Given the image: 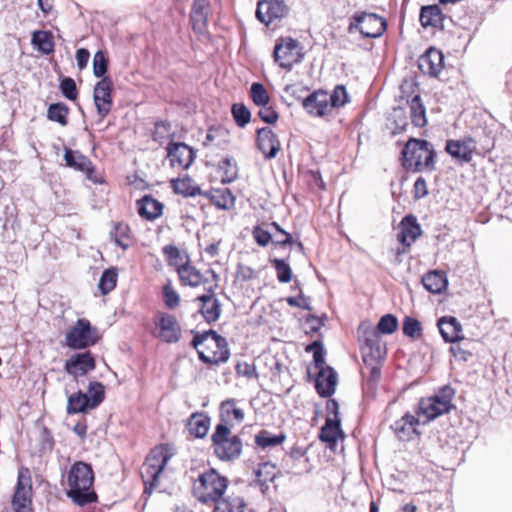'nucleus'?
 <instances>
[{"mask_svg":"<svg viewBox=\"0 0 512 512\" xmlns=\"http://www.w3.org/2000/svg\"><path fill=\"white\" fill-rule=\"evenodd\" d=\"M94 478V471L90 464L83 461L75 462L67 475L66 495L79 506L96 502L98 496L93 489Z\"/></svg>","mask_w":512,"mask_h":512,"instance_id":"1","label":"nucleus"},{"mask_svg":"<svg viewBox=\"0 0 512 512\" xmlns=\"http://www.w3.org/2000/svg\"><path fill=\"white\" fill-rule=\"evenodd\" d=\"M229 479L215 468L201 472L193 481L192 494L202 504L214 506L225 495Z\"/></svg>","mask_w":512,"mask_h":512,"instance_id":"2","label":"nucleus"},{"mask_svg":"<svg viewBox=\"0 0 512 512\" xmlns=\"http://www.w3.org/2000/svg\"><path fill=\"white\" fill-rule=\"evenodd\" d=\"M402 166L413 172L429 171L436 169V152L433 145L427 140L410 138L401 152Z\"/></svg>","mask_w":512,"mask_h":512,"instance_id":"3","label":"nucleus"},{"mask_svg":"<svg viewBox=\"0 0 512 512\" xmlns=\"http://www.w3.org/2000/svg\"><path fill=\"white\" fill-rule=\"evenodd\" d=\"M173 455V448L168 443L159 444L150 450L140 471L145 493L150 495L158 487L159 477Z\"/></svg>","mask_w":512,"mask_h":512,"instance_id":"4","label":"nucleus"},{"mask_svg":"<svg viewBox=\"0 0 512 512\" xmlns=\"http://www.w3.org/2000/svg\"><path fill=\"white\" fill-rule=\"evenodd\" d=\"M454 396L455 390L452 386H442L436 394L420 398L415 413L422 424L426 425L455 409Z\"/></svg>","mask_w":512,"mask_h":512,"instance_id":"5","label":"nucleus"},{"mask_svg":"<svg viewBox=\"0 0 512 512\" xmlns=\"http://www.w3.org/2000/svg\"><path fill=\"white\" fill-rule=\"evenodd\" d=\"M192 345L197 350L200 360L205 363L219 364L229 358L226 339L214 330L195 335Z\"/></svg>","mask_w":512,"mask_h":512,"instance_id":"6","label":"nucleus"},{"mask_svg":"<svg viewBox=\"0 0 512 512\" xmlns=\"http://www.w3.org/2000/svg\"><path fill=\"white\" fill-rule=\"evenodd\" d=\"M212 446L216 457L222 461H233L240 457L242 442L237 435L231 434L226 424H218L211 436Z\"/></svg>","mask_w":512,"mask_h":512,"instance_id":"7","label":"nucleus"},{"mask_svg":"<svg viewBox=\"0 0 512 512\" xmlns=\"http://www.w3.org/2000/svg\"><path fill=\"white\" fill-rule=\"evenodd\" d=\"M306 87L297 89L295 85H288L285 87V92L301 100L302 107L312 117L327 118L332 116L333 110L329 104L328 92L322 89L315 90L308 96L302 98L298 95L299 92L307 91Z\"/></svg>","mask_w":512,"mask_h":512,"instance_id":"8","label":"nucleus"},{"mask_svg":"<svg viewBox=\"0 0 512 512\" xmlns=\"http://www.w3.org/2000/svg\"><path fill=\"white\" fill-rule=\"evenodd\" d=\"M386 20L375 14L367 12H356L351 18L348 25V32L353 33L359 31L363 37L377 38L386 30Z\"/></svg>","mask_w":512,"mask_h":512,"instance_id":"9","label":"nucleus"},{"mask_svg":"<svg viewBox=\"0 0 512 512\" xmlns=\"http://www.w3.org/2000/svg\"><path fill=\"white\" fill-rule=\"evenodd\" d=\"M99 340V332L93 327L89 320L80 318L67 331L65 343L73 349H85L95 345Z\"/></svg>","mask_w":512,"mask_h":512,"instance_id":"10","label":"nucleus"},{"mask_svg":"<svg viewBox=\"0 0 512 512\" xmlns=\"http://www.w3.org/2000/svg\"><path fill=\"white\" fill-rule=\"evenodd\" d=\"M32 478L30 469L21 467L18 471L16 489L12 498L13 512H33Z\"/></svg>","mask_w":512,"mask_h":512,"instance_id":"11","label":"nucleus"},{"mask_svg":"<svg viewBox=\"0 0 512 512\" xmlns=\"http://www.w3.org/2000/svg\"><path fill=\"white\" fill-rule=\"evenodd\" d=\"M105 386H89L87 393L81 391L68 398V414H76L96 408L104 399Z\"/></svg>","mask_w":512,"mask_h":512,"instance_id":"12","label":"nucleus"},{"mask_svg":"<svg viewBox=\"0 0 512 512\" xmlns=\"http://www.w3.org/2000/svg\"><path fill=\"white\" fill-rule=\"evenodd\" d=\"M362 345V355L364 363L380 362L387 353L385 342L382 340L376 329H364L359 336Z\"/></svg>","mask_w":512,"mask_h":512,"instance_id":"13","label":"nucleus"},{"mask_svg":"<svg viewBox=\"0 0 512 512\" xmlns=\"http://www.w3.org/2000/svg\"><path fill=\"white\" fill-rule=\"evenodd\" d=\"M112 91L113 82L109 77H103L94 87L93 100L101 120H103L112 109Z\"/></svg>","mask_w":512,"mask_h":512,"instance_id":"14","label":"nucleus"},{"mask_svg":"<svg viewBox=\"0 0 512 512\" xmlns=\"http://www.w3.org/2000/svg\"><path fill=\"white\" fill-rule=\"evenodd\" d=\"M298 42L292 38L281 40L275 45L274 60L280 67L290 70L299 62Z\"/></svg>","mask_w":512,"mask_h":512,"instance_id":"15","label":"nucleus"},{"mask_svg":"<svg viewBox=\"0 0 512 512\" xmlns=\"http://www.w3.org/2000/svg\"><path fill=\"white\" fill-rule=\"evenodd\" d=\"M288 13V7L283 0H261L257 4L256 17L265 25L281 19Z\"/></svg>","mask_w":512,"mask_h":512,"instance_id":"16","label":"nucleus"},{"mask_svg":"<svg viewBox=\"0 0 512 512\" xmlns=\"http://www.w3.org/2000/svg\"><path fill=\"white\" fill-rule=\"evenodd\" d=\"M420 424L422 421L416 414L407 412L394 422L392 430L400 441H411L420 436L421 432L418 430Z\"/></svg>","mask_w":512,"mask_h":512,"instance_id":"17","label":"nucleus"},{"mask_svg":"<svg viewBox=\"0 0 512 512\" xmlns=\"http://www.w3.org/2000/svg\"><path fill=\"white\" fill-rule=\"evenodd\" d=\"M155 324L159 329L158 337L166 343L178 342L181 336V328L173 315L158 313Z\"/></svg>","mask_w":512,"mask_h":512,"instance_id":"18","label":"nucleus"},{"mask_svg":"<svg viewBox=\"0 0 512 512\" xmlns=\"http://www.w3.org/2000/svg\"><path fill=\"white\" fill-rule=\"evenodd\" d=\"M446 152L454 159L469 163L476 151V141L471 137L460 140H448L445 146Z\"/></svg>","mask_w":512,"mask_h":512,"instance_id":"19","label":"nucleus"},{"mask_svg":"<svg viewBox=\"0 0 512 512\" xmlns=\"http://www.w3.org/2000/svg\"><path fill=\"white\" fill-rule=\"evenodd\" d=\"M314 366L309 368L308 372L311 374L314 370L316 375L315 384H337L338 375L336 371L325 364L323 347L320 350H315L313 353Z\"/></svg>","mask_w":512,"mask_h":512,"instance_id":"20","label":"nucleus"},{"mask_svg":"<svg viewBox=\"0 0 512 512\" xmlns=\"http://www.w3.org/2000/svg\"><path fill=\"white\" fill-rule=\"evenodd\" d=\"M256 143L265 159L275 158L281 148L278 136L269 127H263L257 130Z\"/></svg>","mask_w":512,"mask_h":512,"instance_id":"21","label":"nucleus"},{"mask_svg":"<svg viewBox=\"0 0 512 512\" xmlns=\"http://www.w3.org/2000/svg\"><path fill=\"white\" fill-rule=\"evenodd\" d=\"M167 156L172 167L188 168L193 160V150L185 143H169Z\"/></svg>","mask_w":512,"mask_h":512,"instance_id":"22","label":"nucleus"},{"mask_svg":"<svg viewBox=\"0 0 512 512\" xmlns=\"http://www.w3.org/2000/svg\"><path fill=\"white\" fill-rule=\"evenodd\" d=\"M443 54L441 51L430 48L418 59V67L422 73L437 76L443 68Z\"/></svg>","mask_w":512,"mask_h":512,"instance_id":"23","label":"nucleus"},{"mask_svg":"<svg viewBox=\"0 0 512 512\" xmlns=\"http://www.w3.org/2000/svg\"><path fill=\"white\" fill-rule=\"evenodd\" d=\"M64 160L68 167L85 173L89 180L97 182V180L93 177V164L87 156L79 153L78 151L65 148Z\"/></svg>","mask_w":512,"mask_h":512,"instance_id":"24","label":"nucleus"},{"mask_svg":"<svg viewBox=\"0 0 512 512\" xmlns=\"http://www.w3.org/2000/svg\"><path fill=\"white\" fill-rule=\"evenodd\" d=\"M210 12L209 0H193L190 21L192 28L196 33H204L207 27L208 16Z\"/></svg>","mask_w":512,"mask_h":512,"instance_id":"25","label":"nucleus"},{"mask_svg":"<svg viewBox=\"0 0 512 512\" xmlns=\"http://www.w3.org/2000/svg\"><path fill=\"white\" fill-rule=\"evenodd\" d=\"M201 302L200 313L207 323L216 322L221 314V304L210 288L208 293L197 298Z\"/></svg>","mask_w":512,"mask_h":512,"instance_id":"26","label":"nucleus"},{"mask_svg":"<svg viewBox=\"0 0 512 512\" xmlns=\"http://www.w3.org/2000/svg\"><path fill=\"white\" fill-rule=\"evenodd\" d=\"M400 227L401 232L398 235V240L405 247H410L422 233L421 227L413 215L405 216L401 220Z\"/></svg>","mask_w":512,"mask_h":512,"instance_id":"27","label":"nucleus"},{"mask_svg":"<svg viewBox=\"0 0 512 512\" xmlns=\"http://www.w3.org/2000/svg\"><path fill=\"white\" fill-rule=\"evenodd\" d=\"M95 361L90 352L78 353L66 362V370L74 376L85 375L93 370Z\"/></svg>","mask_w":512,"mask_h":512,"instance_id":"28","label":"nucleus"},{"mask_svg":"<svg viewBox=\"0 0 512 512\" xmlns=\"http://www.w3.org/2000/svg\"><path fill=\"white\" fill-rule=\"evenodd\" d=\"M340 437H344L338 417L327 418L324 426L321 428L319 439L334 448Z\"/></svg>","mask_w":512,"mask_h":512,"instance_id":"29","label":"nucleus"},{"mask_svg":"<svg viewBox=\"0 0 512 512\" xmlns=\"http://www.w3.org/2000/svg\"><path fill=\"white\" fill-rule=\"evenodd\" d=\"M163 204L150 195H145L137 201V210L139 215L146 220H155L163 212Z\"/></svg>","mask_w":512,"mask_h":512,"instance_id":"30","label":"nucleus"},{"mask_svg":"<svg viewBox=\"0 0 512 512\" xmlns=\"http://www.w3.org/2000/svg\"><path fill=\"white\" fill-rule=\"evenodd\" d=\"M210 427V418L202 412L193 413L186 423V429L190 436L203 438L207 435Z\"/></svg>","mask_w":512,"mask_h":512,"instance_id":"31","label":"nucleus"},{"mask_svg":"<svg viewBox=\"0 0 512 512\" xmlns=\"http://www.w3.org/2000/svg\"><path fill=\"white\" fill-rule=\"evenodd\" d=\"M438 328L445 342H455L461 339L462 328L454 317H442L438 321Z\"/></svg>","mask_w":512,"mask_h":512,"instance_id":"32","label":"nucleus"},{"mask_svg":"<svg viewBox=\"0 0 512 512\" xmlns=\"http://www.w3.org/2000/svg\"><path fill=\"white\" fill-rule=\"evenodd\" d=\"M110 237L114 243L123 250H127L133 242L131 229L129 225L124 222H114L112 224Z\"/></svg>","mask_w":512,"mask_h":512,"instance_id":"33","label":"nucleus"},{"mask_svg":"<svg viewBox=\"0 0 512 512\" xmlns=\"http://www.w3.org/2000/svg\"><path fill=\"white\" fill-rule=\"evenodd\" d=\"M422 284L429 292L439 294L447 287L448 280L443 272L434 270L422 277Z\"/></svg>","mask_w":512,"mask_h":512,"instance_id":"34","label":"nucleus"},{"mask_svg":"<svg viewBox=\"0 0 512 512\" xmlns=\"http://www.w3.org/2000/svg\"><path fill=\"white\" fill-rule=\"evenodd\" d=\"M246 502L240 496L222 497L213 508V512H244Z\"/></svg>","mask_w":512,"mask_h":512,"instance_id":"35","label":"nucleus"},{"mask_svg":"<svg viewBox=\"0 0 512 512\" xmlns=\"http://www.w3.org/2000/svg\"><path fill=\"white\" fill-rule=\"evenodd\" d=\"M411 122L416 127H424L427 123L426 109L419 94L408 101Z\"/></svg>","mask_w":512,"mask_h":512,"instance_id":"36","label":"nucleus"},{"mask_svg":"<svg viewBox=\"0 0 512 512\" xmlns=\"http://www.w3.org/2000/svg\"><path fill=\"white\" fill-rule=\"evenodd\" d=\"M172 187L175 193L185 197H194L202 195L200 186H198L191 178L184 177L172 181Z\"/></svg>","mask_w":512,"mask_h":512,"instance_id":"37","label":"nucleus"},{"mask_svg":"<svg viewBox=\"0 0 512 512\" xmlns=\"http://www.w3.org/2000/svg\"><path fill=\"white\" fill-rule=\"evenodd\" d=\"M420 23L423 27H437L442 22V11L438 5H429L421 8Z\"/></svg>","mask_w":512,"mask_h":512,"instance_id":"38","label":"nucleus"},{"mask_svg":"<svg viewBox=\"0 0 512 512\" xmlns=\"http://www.w3.org/2000/svg\"><path fill=\"white\" fill-rule=\"evenodd\" d=\"M244 418V413L237 408L233 401H226L221 406V422L219 424L240 423Z\"/></svg>","mask_w":512,"mask_h":512,"instance_id":"39","label":"nucleus"},{"mask_svg":"<svg viewBox=\"0 0 512 512\" xmlns=\"http://www.w3.org/2000/svg\"><path fill=\"white\" fill-rule=\"evenodd\" d=\"M278 474L279 470L277 466L271 462L260 463L255 470L256 481L261 486H265L267 483L272 482Z\"/></svg>","mask_w":512,"mask_h":512,"instance_id":"40","label":"nucleus"},{"mask_svg":"<svg viewBox=\"0 0 512 512\" xmlns=\"http://www.w3.org/2000/svg\"><path fill=\"white\" fill-rule=\"evenodd\" d=\"M177 272L180 280L185 285L196 287L202 282L200 271L189 264L179 266Z\"/></svg>","mask_w":512,"mask_h":512,"instance_id":"41","label":"nucleus"},{"mask_svg":"<svg viewBox=\"0 0 512 512\" xmlns=\"http://www.w3.org/2000/svg\"><path fill=\"white\" fill-rule=\"evenodd\" d=\"M32 44L44 54H50L54 50L53 38L48 31H35L32 35Z\"/></svg>","mask_w":512,"mask_h":512,"instance_id":"42","label":"nucleus"},{"mask_svg":"<svg viewBox=\"0 0 512 512\" xmlns=\"http://www.w3.org/2000/svg\"><path fill=\"white\" fill-rule=\"evenodd\" d=\"M69 108L64 103H54L48 107L47 118L50 121L57 122L62 126L68 124Z\"/></svg>","mask_w":512,"mask_h":512,"instance_id":"43","label":"nucleus"},{"mask_svg":"<svg viewBox=\"0 0 512 512\" xmlns=\"http://www.w3.org/2000/svg\"><path fill=\"white\" fill-rule=\"evenodd\" d=\"M285 438L286 437L284 434L273 435L267 430H261L255 436V443L257 444V446L265 449L268 447H275L282 444Z\"/></svg>","mask_w":512,"mask_h":512,"instance_id":"44","label":"nucleus"},{"mask_svg":"<svg viewBox=\"0 0 512 512\" xmlns=\"http://www.w3.org/2000/svg\"><path fill=\"white\" fill-rule=\"evenodd\" d=\"M329 104L334 111L343 107L350 101L349 94L344 85H336L331 94L328 93Z\"/></svg>","mask_w":512,"mask_h":512,"instance_id":"45","label":"nucleus"},{"mask_svg":"<svg viewBox=\"0 0 512 512\" xmlns=\"http://www.w3.org/2000/svg\"><path fill=\"white\" fill-rule=\"evenodd\" d=\"M117 270L115 268L106 269L99 280L98 288L103 295L110 293L117 283Z\"/></svg>","mask_w":512,"mask_h":512,"instance_id":"46","label":"nucleus"},{"mask_svg":"<svg viewBox=\"0 0 512 512\" xmlns=\"http://www.w3.org/2000/svg\"><path fill=\"white\" fill-rule=\"evenodd\" d=\"M398 327V320L392 314H386L382 316L377 324V327H366V329H376L379 335L382 334H392L396 331Z\"/></svg>","mask_w":512,"mask_h":512,"instance_id":"47","label":"nucleus"},{"mask_svg":"<svg viewBox=\"0 0 512 512\" xmlns=\"http://www.w3.org/2000/svg\"><path fill=\"white\" fill-rule=\"evenodd\" d=\"M231 113L237 126L241 128L245 127L251 120V113L249 109L242 103L233 104Z\"/></svg>","mask_w":512,"mask_h":512,"instance_id":"48","label":"nucleus"},{"mask_svg":"<svg viewBox=\"0 0 512 512\" xmlns=\"http://www.w3.org/2000/svg\"><path fill=\"white\" fill-rule=\"evenodd\" d=\"M250 96L257 106H266L269 104V94L261 83L255 82L251 85Z\"/></svg>","mask_w":512,"mask_h":512,"instance_id":"49","label":"nucleus"},{"mask_svg":"<svg viewBox=\"0 0 512 512\" xmlns=\"http://www.w3.org/2000/svg\"><path fill=\"white\" fill-rule=\"evenodd\" d=\"M403 334L412 339H418L422 335L421 323L412 317H405L402 325Z\"/></svg>","mask_w":512,"mask_h":512,"instance_id":"50","label":"nucleus"},{"mask_svg":"<svg viewBox=\"0 0 512 512\" xmlns=\"http://www.w3.org/2000/svg\"><path fill=\"white\" fill-rule=\"evenodd\" d=\"M270 262L273 264L277 279L281 283H288L292 279V270L290 266L285 262V260L273 258L270 260Z\"/></svg>","mask_w":512,"mask_h":512,"instance_id":"51","label":"nucleus"},{"mask_svg":"<svg viewBox=\"0 0 512 512\" xmlns=\"http://www.w3.org/2000/svg\"><path fill=\"white\" fill-rule=\"evenodd\" d=\"M172 127L171 124L165 121H160L155 124V129L153 133L154 141L158 142L160 145L165 144L172 135Z\"/></svg>","mask_w":512,"mask_h":512,"instance_id":"52","label":"nucleus"},{"mask_svg":"<svg viewBox=\"0 0 512 512\" xmlns=\"http://www.w3.org/2000/svg\"><path fill=\"white\" fill-rule=\"evenodd\" d=\"M219 169L223 171V182H232L237 177V165L230 157H225L219 162Z\"/></svg>","mask_w":512,"mask_h":512,"instance_id":"53","label":"nucleus"},{"mask_svg":"<svg viewBox=\"0 0 512 512\" xmlns=\"http://www.w3.org/2000/svg\"><path fill=\"white\" fill-rule=\"evenodd\" d=\"M108 60L103 51L99 50L93 58V74L97 78H103L107 72Z\"/></svg>","mask_w":512,"mask_h":512,"instance_id":"54","label":"nucleus"},{"mask_svg":"<svg viewBox=\"0 0 512 512\" xmlns=\"http://www.w3.org/2000/svg\"><path fill=\"white\" fill-rule=\"evenodd\" d=\"M60 90L65 98L74 101L77 98L78 91L75 81L70 77H64L60 82Z\"/></svg>","mask_w":512,"mask_h":512,"instance_id":"55","label":"nucleus"},{"mask_svg":"<svg viewBox=\"0 0 512 512\" xmlns=\"http://www.w3.org/2000/svg\"><path fill=\"white\" fill-rule=\"evenodd\" d=\"M163 300L165 305L170 309H173L179 305V294L172 288L170 284H166L163 287Z\"/></svg>","mask_w":512,"mask_h":512,"instance_id":"56","label":"nucleus"},{"mask_svg":"<svg viewBox=\"0 0 512 512\" xmlns=\"http://www.w3.org/2000/svg\"><path fill=\"white\" fill-rule=\"evenodd\" d=\"M395 127L393 128V134L404 131L408 125V120L405 112L402 108H395L392 114Z\"/></svg>","mask_w":512,"mask_h":512,"instance_id":"57","label":"nucleus"},{"mask_svg":"<svg viewBox=\"0 0 512 512\" xmlns=\"http://www.w3.org/2000/svg\"><path fill=\"white\" fill-rule=\"evenodd\" d=\"M252 234L259 246L265 247L272 241L271 234L260 226L254 227Z\"/></svg>","mask_w":512,"mask_h":512,"instance_id":"58","label":"nucleus"},{"mask_svg":"<svg viewBox=\"0 0 512 512\" xmlns=\"http://www.w3.org/2000/svg\"><path fill=\"white\" fill-rule=\"evenodd\" d=\"M260 107L261 109L258 112V116L261 120L268 124H273L278 120L279 115L271 106L266 105Z\"/></svg>","mask_w":512,"mask_h":512,"instance_id":"59","label":"nucleus"},{"mask_svg":"<svg viewBox=\"0 0 512 512\" xmlns=\"http://www.w3.org/2000/svg\"><path fill=\"white\" fill-rule=\"evenodd\" d=\"M369 374V381L371 382H377L381 378V367L380 362H370L365 363V368L363 373Z\"/></svg>","mask_w":512,"mask_h":512,"instance_id":"60","label":"nucleus"},{"mask_svg":"<svg viewBox=\"0 0 512 512\" xmlns=\"http://www.w3.org/2000/svg\"><path fill=\"white\" fill-rule=\"evenodd\" d=\"M223 134L224 130L221 127H210L203 141V146L210 147L212 145H218V143H215V141L219 136Z\"/></svg>","mask_w":512,"mask_h":512,"instance_id":"61","label":"nucleus"},{"mask_svg":"<svg viewBox=\"0 0 512 512\" xmlns=\"http://www.w3.org/2000/svg\"><path fill=\"white\" fill-rule=\"evenodd\" d=\"M286 302L292 307H299L309 311L312 310L309 299L303 294H300L299 297H288L286 298Z\"/></svg>","mask_w":512,"mask_h":512,"instance_id":"62","label":"nucleus"},{"mask_svg":"<svg viewBox=\"0 0 512 512\" xmlns=\"http://www.w3.org/2000/svg\"><path fill=\"white\" fill-rule=\"evenodd\" d=\"M306 323L309 325V331L311 333L318 332L322 326H324L323 318H319L315 315H308L305 319Z\"/></svg>","mask_w":512,"mask_h":512,"instance_id":"63","label":"nucleus"},{"mask_svg":"<svg viewBox=\"0 0 512 512\" xmlns=\"http://www.w3.org/2000/svg\"><path fill=\"white\" fill-rule=\"evenodd\" d=\"M255 277V271L246 265H238L237 278L241 281H249Z\"/></svg>","mask_w":512,"mask_h":512,"instance_id":"64","label":"nucleus"}]
</instances>
